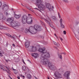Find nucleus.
<instances>
[{
	"mask_svg": "<svg viewBox=\"0 0 79 79\" xmlns=\"http://www.w3.org/2000/svg\"><path fill=\"white\" fill-rule=\"evenodd\" d=\"M34 29L33 30V27L31 26L29 27V29H26L25 31V32L27 33H31L32 34H36L37 31H41L42 30V27L38 25H35L34 26Z\"/></svg>",
	"mask_w": 79,
	"mask_h": 79,
	"instance_id": "nucleus-2",
	"label": "nucleus"
},
{
	"mask_svg": "<svg viewBox=\"0 0 79 79\" xmlns=\"http://www.w3.org/2000/svg\"><path fill=\"white\" fill-rule=\"evenodd\" d=\"M40 23H41V24H42V25H44V22H42V21L40 20Z\"/></svg>",
	"mask_w": 79,
	"mask_h": 79,
	"instance_id": "nucleus-34",
	"label": "nucleus"
},
{
	"mask_svg": "<svg viewBox=\"0 0 79 79\" xmlns=\"http://www.w3.org/2000/svg\"><path fill=\"white\" fill-rule=\"evenodd\" d=\"M13 46L14 47H15V44H13Z\"/></svg>",
	"mask_w": 79,
	"mask_h": 79,
	"instance_id": "nucleus-47",
	"label": "nucleus"
},
{
	"mask_svg": "<svg viewBox=\"0 0 79 79\" xmlns=\"http://www.w3.org/2000/svg\"><path fill=\"white\" fill-rule=\"evenodd\" d=\"M79 24V22H77L75 23V24L76 25H77V24Z\"/></svg>",
	"mask_w": 79,
	"mask_h": 79,
	"instance_id": "nucleus-37",
	"label": "nucleus"
},
{
	"mask_svg": "<svg viewBox=\"0 0 79 79\" xmlns=\"http://www.w3.org/2000/svg\"><path fill=\"white\" fill-rule=\"evenodd\" d=\"M30 44V42L29 41H27V42H26L25 43V45L26 47H27V48H28L29 47V45Z\"/></svg>",
	"mask_w": 79,
	"mask_h": 79,
	"instance_id": "nucleus-15",
	"label": "nucleus"
},
{
	"mask_svg": "<svg viewBox=\"0 0 79 79\" xmlns=\"http://www.w3.org/2000/svg\"><path fill=\"white\" fill-rule=\"evenodd\" d=\"M21 16V15H17L16 14H15V17L16 19H19V18H20Z\"/></svg>",
	"mask_w": 79,
	"mask_h": 79,
	"instance_id": "nucleus-17",
	"label": "nucleus"
},
{
	"mask_svg": "<svg viewBox=\"0 0 79 79\" xmlns=\"http://www.w3.org/2000/svg\"><path fill=\"white\" fill-rule=\"evenodd\" d=\"M63 33L64 35H66V31H63Z\"/></svg>",
	"mask_w": 79,
	"mask_h": 79,
	"instance_id": "nucleus-36",
	"label": "nucleus"
},
{
	"mask_svg": "<svg viewBox=\"0 0 79 79\" xmlns=\"http://www.w3.org/2000/svg\"><path fill=\"white\" fill-rule=\"evenodd\" d=\"M32 56H34L35 58H37L39 56V54H38L37 53H35L32 54Z\"/></svg>",
	"mask_w": 79,
	"mask_h": 79,
	"instance_id": "nucleus-12",
	"label": "nucleus"
},
{
	"mask_svg": "<svg viewBox=\"0 0 79 79\" xmlns=\"http://www.w3.org/2000/svg\"><path fill=\"white\" fill-rule=\"evenodd\" d=\"M9 77L10 78V79H12V78L9 75Z\"/></svg>",
	"mask_w": 79,
	"mask_h": 79,
	"instance_id": "nucleus-45",
	"label": "nucleus"
},
{
	"mask_svg": "<svg viewBox=\"0 0 79 79\" xmlns=\"http://www.w3.org/2000/svg\"><path fill=\"white\" fill-rule=\"evenodd\" d=\"M23 78H24V77H24V76H23Z\"/></svg>",
	"mask_w": 79,
	"mask_h": 79,
	"instance_id": "nucleus-52",
	"label": "nucleus"
},
{
	"mask_svg": "<svg viewBox=\"0 0 79 79\" xmlns=\"http://www.w3.org/2000/svg\"><path fill=\"white\" fill-rule=\"evenodd\" d=\"M3 19V14L0 13V19Z\"/></svg>",
	"mask_w": 79,
	"mask_h": 79,
	"instance_id": "nucleus-20",
	"label": "nucleus"
},
{
	"mask_svg": "<svg viewBox=\"0 0 79 79\" xmlns=\"http://www.w3.org/2000/svg\"><path fill=\"white\" fill-rule=\"evenodd\" d=\"M63 2H65V3H68L69 2L68 1V0H62Z\"/></svg>",
	"mask_w": 79,
	"mask_h": 79,
	"instance_id": "nucleus-30",
	"label": "nucleus"
},
{
	"mask_svg": "<svg viewBox=\"0 0 79 79\" xmlns=\"http://www.w3.org/2000/svg\"><path fill=\"white\" fill-rule=\"evenodd\" d=\"M74 34H75V36L76 37V34L74 32Z\"/></svg>",
	"mask_w": 79,
	"mask_h": 79,
	"instance_id": "nucleus-50",
	"label": "nucleus"
},
{
	"mask_svg": "<svg viewBox=\"0 0 79 79\" xmlns=\"http://www.w3.org/2000/svg\"><path fill=\"white\" fill-rule=\"evenodd\" d=\"M22 21L23 24H26V23L28 24H32L33 20L31 17L27 18V16L26 15H23L22 17Z\"/></svg>",
	"mask_w": 79,
	"mask_h": 79,
	"instance_id": "nucleus-3",
	"label": "nucleus"
},
{
	"mask_svg": "<svg viewBox=\"0 0 79 79\" xmlns=\"http://www.w3.org/2000/svg\"><path fill=\"white\" fill-rule=\"evenodd\" d=\"M17 77L18 79H20V77L19 76H17Z\"/></svg>",
	"mask_w": 79,
	"mask_h": 79,
	"instance_id": "nucleus-41",
	"label": "nucleus"
},
{
	"mask_svg": "<svg viewBox=\"0 0 79 79\" xmlns=\"http://www.w3.org/2000/svg\"><path fill=\"white\" fill-rule=\"evenodd\" d=\"M48 79H50V78H49L48 77Z\"/></svg>",
	"mask_w": 79,
	"mask_h": 79,
	"instance_id": "nucleus-54",
	"label": "nucleus"
},
{
	"mask_svg": "<svg viewBox=\"0 0 79 79\" xmlns=\"http://www.w3.org/2000/svg\"><path fill=\"white\" fill-rule=\"evenodd\" d=\"M2 2H0V7H1V6H2Z\"/></svg>",
	"mask_w": 79,
	"mask_h": 79,
	"instance_id": "nucleus-42",
	"label": "nucleus"
},
{
	"mask_svg": "<svg viewBox=\"0 0 79 79\" xmlns=\"http://www.w3.org/2000/svg\"><path fill=\"white\" fill-rule=\"evenodd\" d=\"M27 77H28V79H31V77H32L31 75L29 74H27Z\"/></svg>",
	"mask_w": 79,
	"mask_h": 79,
	"instance_id": "nucleus-21",
	"label": "nucleus"
},
{
	"mask_svg": "<svg viewBox=\"0 0 79 79\" xmlns=\"http://www.w3.org/2000/svg\"><path fill=\"white\" fill-rule=\"evenodd\" d=\"M54 35L55 36V37H56L57 38V39H58V37L57 35H56V34H54Z\"/></svg>",
	"mask_w": 79,
	"mask_h": 79,
	"instance_id": "nucleus-35",
	"label": "nucleus"
},
{
	"mask_svg": "<svg viewBox=\"0 0 79 79\" xmlns=\"http://www.w3.org/2000/svg\"><path fill=\"white\" fill-rule=\"evenodd\" d=\"M23 63L25 64H26V63H25V62H24V60H23Z\"/></svg>",
	"mask_w": 79,
	"mask_h": 79,
	"instance_id": "nucleus-51",
	"label": "nucleus"
},
{
	"mask_svg": "<svg viewBox=\"0 0 79 79\" xmlns=\"http://www.w3.org/2000/svg\"><path fill=\"white\" fill-rule=\"evenodd\" d=\"M2 10L6 11L9 9V7L6 4H4L2 6Z\"/></svg>",
	"mask_w": 79,
	"mask_h": 79,
	"instance_id": "nucleus-9",
	"label": "nucleus"
},
{
	"mask_svg": "<svg viewBox=\"0 0 79 79\" xmlns=\"http://www.w3.org/2000/svg\"><path fill=\"white\" fill-rule=\"evenodd\" d=\"M8 72H7V73H8V74H10V72H9V71H10V70L9 71V70H8Z\"/></svg>",
	"mask_w": 79,
	"mask_h": 79,
	"instance_id": "nucleus-46",
	"label": "nucleus"
},
{
	"mask_svg": "<svg viewBox=\"0 0 79 79\" xmlns=\"http://www.w3.org/2000/svg\"><path fill=\"white\" fill-rule=\"evenodd\" d=\"M70 27L71 29H72L73 31V32H74V30H73V28H72V27Z\"/></svg>",
	"mask_w": 79,
	"mask_h": 79,
	"instance_id": "nucleus-43",
	"label": "nucleus"
},
{
	"mask_svg": "<svg viewBox=\"0 0 79 79\" xmlns=\"http://www.w3.org/2000/svg\"><path fill=\"white\" fill-rule=\"evenodd\" d=\"M28 16H30V15H31L28 14Z\"/></svg>",
	"mask_w": 79,
	"mask_h": 79,
	"instance_id": "nucleus-55",
	"label": "nucleus"
},
{
	"mask_svg": "<svg viewBox=\"0 0 79 79\" xmlns=\"http://www.w3.org/2000/svg\"><path fill=\"white\" fill-rule=\"evenodd\" d=\"M22 69L23 71H25L26 70V67L25 66H23L22 67Z\"/></svg>",
	"mask_w": 79,
	"mask_h": 79,
	"instance_id": "nucleus-27",
	"label": "nucleus"
},
{
	"mask_svg": "<svg viewBox=\"0 0 79 79\" xmlns=\"http://www.w3.org/2000/svg\"><path fill=\"white\" fill-rule=\"evenodd\" d=\"M60 26H61V27H62V28H64V25H63V24L61 23Z\"/></svg>",
	"mask_w": 79,
	"mask_h": 79,
	"instance_id": "nucleus-24",
	"label": "nucleus"
},
{
	"mask_svg": "<svg viewBox=\"0 0 79 79\" xmlns=\"http://www.w3.org/2000/svg\"><path fill=\"white\" fill-rule=\"evenodd\" d=\"M7 35L9 36V37H11L12 38L14 39L13 36H12V35H10V34H7Z\"/></svg>",
	"mask_w": 79,
	"mask_h": 79,
	"instance_id": "nucleus-25",
	"label": "nucleus"
},
{
	"mask_svg": "<svg viewBox=\"0 0 79 79\" xmlns=\"http://www.w3.org/2000/svg\"><path fill=\"white\" fill-rule=\"evenodd\" d=\"M3 54H4V52L3 51H2V52H0V56H3Z\"/></svg>",
	"mask_w": 79,
	"mask_h": 79,
	"instance_id": "nucleus-23",
	"label": "nucleus"
},
{
	"mask_svg": "<svg viewBox=\"0 0 79 79\" xmlns=\"http://www.w3.org/2000/svg\"><path fill=\"white\" fill-rule=\"evenodd\" d=\"M59 38L60 39V40H61V41H63V39L62 38H61L60 37Z\"/></svg>",
	"mask_w": 79,
	"mask_h": 79,
	"instance_id": "nucleus-40",
	"label": "nucleus"
},
{
	"mask_svg": "<svg viewBox=\"0 0 79 79\" xmlns=\"http://www.w3.org/2000/svg\"><path fill=\"white\" fill-rule=\"evenodd\" d=\"M6 16H8V15H10V13H8L7 12H6Z\"/></svg>",
	"mask_w": 79,
	"mask_h": 79,
	"instance_id": "nucleus-32",
	"label": "nucleus"
},
{
	"mask_svg": "<svg viewBox=\"0 0 79 79\" xmlns=\"http://www.w3.org/2000/svg\"><path fill=\"white\" fill-rule=\"evenodd\" d=\"M35 79H37V77H35Z\"/></svg>",
	"mask_w": 79,
	"mask_h": 79,
	"instance_id": "nucleus-58",
	"label": "nucleus"
},
{
	"mask_svg": "<svg viewBox=\"0 0 79 79\" xmlns=\"http://www.w3.org/2000/svg\"><path fill=\"white\" fill-rule=\"evenodd\" d=\"M71 72L70 71H67L65 72L63 74V76L67 79H70V74Z\"/></svg>",
	"mask_w": 79,
	"mask_h": 79,
	"instance_id": "nucleus-6",
	"label": "nucleus"
},
{
	"mask_svg": "<svg viewBox=\"0 0 79 79\" xmlns=\"http://www.w3.org/2000/svg\"><path fill=\"white\" fill-rule=\"evenodd\" d=\"M52 19H54V20H56V18L55 16H52Z\"/></svg>",
	"mask_w": 79,
	"mask_h": 79,
	"instance_id": "nucleus-26",
	"label": "nucleus"
},
{
	"mask_svg": "<svg viewBox=\"0 0 79 79\" xmlns=\"http://www.w3.org/2000/svg\"><path fill=\"white\" fill-rule=\"evenodd\" d=\"M34 9L37 10H39V9H38V8H34Z\"/></svg>",
	"mask_w": 79,
	"mask_h": 79,
	"instance_id": "nucleus-44",
	"label": "nucleus"
},
{
	"mask_svg": "<svg viewBox=\"0 0 79 79\" xmlns=\"http://www.w3.org/2000/svg\"><path fill=\"white\" fill-rule=\"evenodd\" d=\"M23 6V4H21Z\"/></svg>",
	"mask_w": 79,
	"mask_h": 79,
	"instance_id": "nucleus-57",
	"label": "nucleus"
},
{
	"mask_svg": "<svg viewBox=\"0 0 79 79\" xmlns=\"http://www.w3.org/2000/svg\"><path fill=\"white\" fill-rule=\"evenodd\" d=\"M10 25L12 27H16V26H19L20 23L16 21H13L12 22L10 23Z\"/></svg>",
	"mask_w": 79,
	"mask_h": 79,
	"instance_id": "nucleus-7",
	"label": "nucleus"
},
{
	"mask_svg": "<svg viewBox=\"0 0 79 79\" xmlns=\"http://www.w3.org/2000/svg\"><path fill=\"white\" fill-rule=\"evenodd\" d=\"M37 50V48L35 47L34 46L32 47L31 49L30 50V52H35Z\"/></svg>",
	"mask_w": 79,
	"mask_h": 79,
	"instance_id": "nucleus-14",
	"label": "nucleus"
},
{
	"mask_svg": "<svg viewBox=\"0 0 79 79\" xmlns=\"http://www.w3.org/2000/svg\"><path fill=\"white\" fill-rule=\"evenodd\" d=\"M48 44V43L47 42H46V43L45 44Z\"/></svg>",
	"mask_w": 79,
	"mask_h": 79,
	"instance_id": "nucleus-56",
	"label": "nucleus"
},
{
	"mask_svg": "<svg viewBox=\"0 0 79 79\" xmlns=\"http://www.w3.org/2000/svg\"><path fill=\"white\" fill-rule=\"evenodd\" d=\"M7 22H8V23H10H10H12L13 21H14V18H13V17L8 18L7 19Z\"/></svg>",
	"mask_w": 79,
	"mask_h": 79,
	"instance_id": "nucleus-11",
	"label": "nucleus"
},
{
	"mask_svg": "<svg viewBox=\"0 0 79 79\" xmlns=\"http://www.w3.org/2000/svg\"><path fill=\"white\" fill-rule=\"evenodd\" d=\"M41 18L42 19V20H44L46 23L49 24L51 27H52V25H51V24L50 23V21H51V20L49 18H47L46 19H45L44 17H41Z\"/></svg>",
	"mask_w": 79,
	"mask_h": 79,
	"instance_id": "nucleus-8",
	"label": "nucleus"
},
{
	"mask_svg": "<svg viewBox=\"0 0 79 79\" xmlns=\"http://www.w3.org/2000/svg\"><path fill=\"white\" fill-rule=\"evenodd\" d=\"M48 65L49 68L50 69V68L53 66V63H52L50 62L49 61Z\"/></svg>",
	"mask_w": 79,
	"mask_h": 79,
	"instance_id": "nucleus-16",
	"label": "nucleus"
},
{
	"mask_svg": "<svg viewBox=\"0 0 79 79\" xmlns=\"http://www.w3.org/2000/svg\"><path fill=\"white\" fill-rule=\"evenodd\" d=\"M27 60V61H29V62H30V63H31V61H30V60Z\"/></svg>",
	"mask_w": 79,
	"mask_h": 79,
	"instance_id": "nucleus-49",
	"label": "nucleus"
},
{
	"mask_svg": "<svg viewBox=\"0 0 79 79\" xmlns=\"http://www.w3.org/2000/svg\"><path fill=\"white\" fill-rule=\"evenodd\" d=\"M37 6H38L39 9L40 10H44L45 8V6L44 4V3L41 0H37Z\"/></svg>",
	"mask_w": 79,
	"mask_h": 79,
	"instance_id": "nucleus-5",
	"label": "nucleus"
},
{
	"mask_svg": "<svg viewBox=\"0 0 79 79\" xmlns=\"http://www.w3.org/2000/svg\"><path fill=\"white\" fill-rule=\"evenodd\" d=\"M76 10H78V11H79V6H77L76 7Z\"/></svg>",
	"mask_w": 79,
	"mask_h": 79,
	"instance_id": "nucleus-29",
	"label": "nucleus"
},
{
	"mask_svg": "<svg viewBox=\"0 0 79 79\" xmlns=\"http://www.w3.org/2000/svg\"><path fill=\"white\" fill-rule=\"evenodd\" d=\"M60 24L63 23V19H60Z\"/></svg>",
	"mask_w": 79,
	"mask_h": 79,
	"instance_id": "nucleus-28",
	"label": "nucleus"
},
{
	"mask_svg": "<svg viewBox=\"0 0 79 79\" xmlns=\"http://www.w3.org/2000/svg\"><path fill=\"white\" fill-rule=\"evenodd\" d=\"M50 69L52 71H56V70H57V68H56V66L54 65H52V66Z\"/></svg>",
	"mask_w": 79,
	"mask_h": 79,
	"instance_id": "nucleus-13",
	"label": "nucleus"
},
{
	"mask_svg": "<svg viewBox=\"0 0 79 79\" xmlns=\"http://www.w3.org/2000/svg\"><path fill=\"white\" fill-rule=\"evenodd\" d=\"M5 29V27L3 26L0 25V30H2V29Z\"/></svg>",
	"mask_w": 79,
	"mask_h": 79,
	"instance_id": "nucleus-22",
	"label": "nucleus"
},
{
	"mask_svg": "<svg viewBox=\"0 0 79 79\" xmlns=\"http://www.w3.org/2000/svg\"><path fill=\"white\" fill-rule=\"evenodd\" d=\"M58 15L59 18H61V15H60V14L58 12Z\"/></svg>",
	"mask_w": 79,
	"mask_h": 79,
	"instance_id": "nucleus-33",
	"label": "nucleus"
},
{
	"mask_svg": "<svg viewBox=\"0 0 79 79\" xmlns=\"http://www.w3.org/2000/svg\"><path fill=\"white\" fill-rule=\"evenodd\" d=\"M4 68H6L7 69V70L10 71V69L9 68H8V67L0 65V68H1V69H3Z\"/></svg>",
	"mask_w": 79,
	"mask_h": 79,
	"instance_id": "nucleus-19",
	"label": "nucleus"
},
{
	"mask_svg": "<svg viewBox=\"0 0 79 79\" xmlns=\"http://www.w3.org/2000/svg\"><path fill=\"white\" fill-rule=\"evenodd\" d=\"M45 6L46 8H48L49 11H52V10H53L51 8V5H50L49 3H46Z\"/></svg>",
	"mask_w": 79,
	"mask_h": 79,
	"instance_id": "nucleus-10",
	"label": "nucleus"
},
{
	"mask_svg": "<svg viewBox=\"0 0 79 79\" xmlns=\"http://www.w3.org/2000/svg\"><path fill=\"white\" fill-rule=\"evenodd\" d=\"M24 28H21V31H24Z\"/></svg>",
	"mask_w": 79,
	"mask_h": 79,
	"instance_id": "nucleus-39",
	"label": "nucleus"
},
{
	"mask_svg": "<svg viewBox=\"0 0 79 79\" xmlns=\"http://www.w3.org/2000/svg\"><path fill=\"white\" fill-rule=\"evenodd\" d=\"M38 79L37 78V79Z\"/></svg>",
	"mask_w": 79,
	"mask_h": 79,
	"instance_id": "nucleus-59",
	"label": "nucleus"
},
{
	"mask_svg": "<svg viewBox=\"0 0 79 79\" xmlns=\"http://www.w3.org/2000/svg\"><path fill=\"white\" fill-rule=\"evenodd\" d=\"M53 43L55 45H58V43H56V42L55 41H53Z\"/></svg>",
	"mask_w": 79,
	"mask_h": 79,
	"instance_id": "nucleus-31",
	"label": "nucleus"
},
{
	"mask_svg": "<svg viewBox=\"0 0 79 79\" xmlns=\"http://www.w3.org/2000/svg\"><path fill=\"white\" fill-rule=\"evenodd\" d=\"M62 54H64V55H66V53L64 52H63L62 53Z\"/></svg>",
	"mask_w": 79,
	"mask_h": 79,
	"instance_id": "nucleus-48",
	"label": "nucleus"
},
{
	"mask_svg": "<svg viewBox=\"0 0 79 79\" xmlns=\"http://www.w3.org/2000/svg\"><path fill=\"white\" fill-rule=\"evenodd\" d=\"M60 54H62V53H58V57L59 58V59L62 60V59H63V57H62V56H61V55H60Z\"/></svg>",
	"mask_w": 79,
	"mask_h": 79,
	"instance_id": "nucleus-18",
	"label": "nucleus"
},
{
	"mask_svg": "<svg viewBox=\"0 0 79 79\" xmlns=\"http://www.w3.org/2000/svg\"><path fill=\"white\" fill-rule=\"evenodd\" d=\"M63 73V69L60 68L57 69V70L55 72L54 74L56 77L57 79H61L62 77V74Z\"/></svg>",
	"mask_w": 79,
	"mask_h": 79,
	"instance_id": "nucleus-4",
	"label": "nucleus"
},
{
	"mask_svg": "<svg viewBox=\"0 0 79 79\" xmlns=\"http://www.w3.org/2000/svg\"><path fill=\"white\" fill-rule=\"evenodd\" d=\"M52 8L53 9L54 8V7H53V6H52Z\"/></svg>",
	"mask_w": 79,
	"mask_h": 79,
	"instance_id": "nucleus-53",
	"label": "nucleus"
},
{
	"mask_svg": "<svg viewBox=\"0 0 79 79\" xmlns=\"http://www.w3.org/2000/svg\"><path fill=\"white\" fill-rule=\"evenodd\" d=\"M4 68H4L3 69V71H6V72H7V70H6V69H4Z\"/></svg>",
	"mask_w": 79,
	"mask_h": 79,
	"instance_id": "nucleus-38",
	"label": "nucleus"
},
{
	"mask_svg": "<svg viewBox=\"0 0 79 79\" xmlns=\"http://www.w3.org/2000/svg\"><path fill=\"white\" fill-rule=\"evenodd\" d=\"M38 51L42 53L40 57V59H41V64L43 65L47 66L49 61L47 60L46 58H50V56L49 52H48L47 50H45V48H39L38 49Z\"/></svg>",
	"mask_w": 79,
	"mask_h": 79,
	"instance_id": "nucleus-1",
	"label": "nucleus"
}]
</instances>
